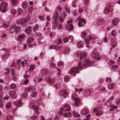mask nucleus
Here are the masks:
<instances>
[{
    "instance_id": "obj_1",
    "label": "nucleus",
    "mask_w": 120,
    "mask_h": 120,
    "mask_svg": "<svg viewBox=\"0 0 120 120\" xmlns=\"http://www.w3.org/2000/svg\"><path fill=\"white\" fill-rule=\"evenodd\" d=\"M80 59L81 60L78 63V66L72 68L69 71L70 74L73 75L74 76L76 73H79V71L82 70L83 67L90 66L91 64V61L88 59Z\"/></svg>"
},
{
    "instance_id": "obj_2",
    "label": "nucleus",
    "mask_w": 120,
    "mask_h": 120,
    "mask_svg": "<svg viewBox=\"0 0 120 120\" xmlns=\"http://www.w3.org/2000/svg\"><path fill=\"white\" fill-rule=\"evenodd\" d=\"M70 110V107L68 104H66L64 107H61L60 109V112H58V114L60 115H63L64 117H67L71 116V114L68 112Z\"/></svg>"
},
{
    "instance_id": "obj_3",
    "label": "nucleus",
    "mask_w": 120,
    "mask_h": 120,
    "mask_svg": "<svg viewBox=\"0 0 120 120\" xmlns=\"http://www.w3.org/2000/svg\"><path fill=\"white\" fill-rule=\"evenodd\" d=\"M102 109L101 106L98 105L96 107H95L93 109V112H97L96 113L97 116H101L102 114V111L100 110Z\"/></svg>"
},
{
    "instance_id": "obj_4",
    "label": "nucleus",
    "mask_w": 120,
    "mask_h": 120,
    "mask_svg": "<svg viewBox=\"0 0 120 120\" xmlns=\"http://www.w3.org/2000/svg\"><path fill=\"white\" fill-rule=\"evenodd\" d=\"M19 30V28L18 26L13 25L10 27L8 31L10 33H13L14 32H17Z\"/></svg>"
},
{
    "instance_id": "obj_5",
    "label": "nucleus",
    "mask_w": 120,
    "mask_h": 120,
    "mask_svg": "<svg viewBox=\"0 0 120 120\" xmlns=\"http://www.w3.org/2000/svg\"><path fill=\"white\" fill-rule=\"evenodd\" d=\"M7 3L4 1L2 2L0 6V11L3 12H5L7 10Z\"/></svg>"
},
{
    "instance_id": "obj_6",
    "label": "nucleus",
    "mask_w": 120,
    "mask_h": 120,
    "mask_svg": "<svg viewBox=\"0 0 120 120\" xmlns=\"http://www.w3.org/2000/svg\"><path fill=\"white\" fill-rule=\"evenodd\" d=\"M75 54L76 56L80 57V59H84L87 56V54L86 52H83L81 53L80 51H77Z\"/></svg>"
},
{
    "instance_id": "obj_7",
    "label": "nucleus",
    "mask_w": 120,
    "mask_h": 120,
    "mask_svg": "<svg viewBox=\"0 0 120 120\" xmlns=\"http://www.w3.org/2000/svg\"><path fill=\"white\" fill-rule=\"evenodd\" d=\"M30 107L31 109H33L35 112V114L38 115L39 113V112L38 111V107L37 106L35 105V103L34 102H31L29 104Z\"/></svg>"
},
{
    "instance_id": "obj_8",
    "label": "nucleus",
    "mask_w": 120,
    "mask_h": 120,
    "mask_svg": "<svg viewBox=\"0 0 120 120\" xmlns=\"http://www.w3.org/2000/svg\"><path fill=\"white\" fill-rule=\"evenodd\" d=\"M27 19L26 18H23L21 19H19L17 20L16 23L18 24L22 25L23 24H24L23 26L25 27L26 26V25L25 23L27 22Z\"/></svg>"
},
{
    "instance_id": "obj_9",
    "label": "nucleus",
    "mask_w": 120,
    "mask_h": 120,
    "mask_svg": "<svg viewBox=\"0 0 120 120\" xmlns=\"http://www.w3.org/2000/svg\"><path fill=\"white\" fill-rule=\"evenodd\" d=\"M77 20H79L78 25L79 26H84V24L86 22V20L85 19H82L80 17H79L77 18Z\"/></svg>"
},
{
    "instance_id": "obj_10",
    "label": "nucleus",
    "mask_w": 120,
    "mask_h": 120,
    "mask_svg": "<svg viewBox=\"0 0 120 120\" xmlns=\"http://www.w3.org/2000/svg\"><path fill=\"white\" fill-rule=\"evenodd\" d=\"M72 97V99L75 100V105H77L80 102V100L77 98V94H73Z\"/></svg>"
},
{
    "instance_id": "obj_11",
    "label": "nucleus",
    "mask_w": 120,
    "mask_h": 120,
    "mask_svg": "<svg viewBox=\"0 0 120 120\" xmlns=\"http://www.w3.org/2000/svg\"><path fill=\"white\" fill-rule=\"evenodd\" d=\"M94 38L90 36H89L88 37H86L85 39V43L86 45V46L88 48L90 47V46L88 45L89 42L90 41H91L92 40H93Z\"/></svg>"
},
{
    "instance_id": "obj_12",
    "label": "nucleus",
    "mask_w": 120,
    "mask_h": 120,
    "mask_svg": "<svg viewBox=\"0 0 120 120\" xmlns=\"http://www.w3.org/2000/svg\"><path fill=\"white\" fill-rule=\"evenodd\" d=\"M67 90H61L59 92V94L61 96H63L64 98H66L67 95V92L66 91Z\"/></svg>"
},
{
    "instance_id": "obj_13",
    "label": "nucleus",
    "mask_w": 120,
    "mask_h": 120,
    "mask_svg": "<svg viewBox=\"0 0 120 120\" xmlns=\"http://www.w3.org/2000/svg\"><path fill=\"white\" fill-rule=\"evenodd\" d=\"M92 57L94 59H96L98 60L100 59L101 57L99 54L97 52H93L91 55Z\"/></svg>"
},
{
    "instance_id": "obj_14",
    "label": "nucleus",
    "mask_w": 120,
    "mask_h": 120,
    "mask_svg": "<svg viewBox=\"0 0 120 120\" xmlns=\"http://www.w3.org/2000/svg\"><path fill=\"white\" fill-rule=\"evenodd\" d=\"M46 81L49 83H53L55 81V80L53 79H51L49 76H47L45 79Z\"/></svg>"
},
{
    "instance_id": "obj_15",
    "label": "nucleus",
    "mask_w": 120,
    "mask_h": 120,
    "mask_svg": "<svg viewBox=\"0 0 120 120\" xmlns=\"http://www.w3.org/2000/svg\"><path fill=\"white\" fill-rule=\"evenodd\" d=\"M4 50L5 51L4 53L5 54L3 55L2 57V59L3 60H4L6 58H7L9 55V52L8 51L6 50L5 49H4L2 50Z\"/></svg>"
},
{
    "instance_id": "obj_16",
    "label": "nucleus",
    "mask_w": 120,
    "mask_h": 120,
    "mask_svg": "<svg viewBox=\"0 0 120 120\" xmlns=\"http://www.w3.org/2000/svg\"><path fill=\"white\" fill-rule=\"evenodd\" d=\"M66 15L67 14L66 12L65 11H63L61 14V16H60L59 17V21L61 22H63V18H65Z\"/></svg>"
},
{
    "instance_id": "obj_17",
    "label": "nucleus",
    "mask_w": 120,
    "mask_h": 120,
    "mask_svg": "<svg viewBox=\"0 0 120 120\" xmlns=\"http://www.w3.org/2000/svg\"><path fill=\"white\" fill-rule=\"evenodd\" d=\"M120 20V19L119 18H114L112 20V23L113 25H116L118 24Z\"/></svg>"
},
{
    "instance_id": "obj_18",
    "label": "nucleus",
    "mask_w": 120,
    "mask_h": 120,
    "mask_svg": "<svg viewBox=\"0 0 120 120\" xmlns=\"http://www.w3.org/2000/svg\"><path fill=\"white\" fill-rule=\"evenodd\" d=\"M14 104L17 108L21 107L22 106V104L20 100L17 101H15L14 103Z\"/></svg>"
},
{
    "instance_id": "obj_19",
    "label": "nucleus",
    "mask_w": 120,
    "mask_h": 120,
    "mask_svg": "<svg viewBox=\"0 0 120 120\" xmlns=\"http://www.w3.org/2000/svg\"><path fill=\"white\" fill-rule=\"evenodd\" d=\"M113 11L112 9H110L109 8H105L104 10V12L105 14L107 15L108 14L109 12H112Z\"/></svg>"
},
{
    "instance_id": "obj_20",
    "label": "nucleus",
    "mask_w": 120,
    "mask_h": 120,
    "mask_svg": "<svg viewBox=\"0 0 120 120\" xmlns=\"http://www.w3.org/2000/svg\"><path fill=\"white\" fill-rule=\"evenodd\" d=\"M48 72V70L45 69H43L41 71V73L42 75L43 76L46 75Z\"/></svg>"
},
{
    "instance_id": "obj_21",
    "label": "nucleus",
    "mask_w": 120,
    "mask_h": 120,
    "mask_svg": "<svg viewBox=\"0 0 120 120\" xmlns=\"http://www.w3.org/2000/svg\"><path fill=\"white\" fill-rule=\"evenodd\" d=\"M57 22V21L56 19L54 20L52 22V27L53 29H55L56 27L58 26V23H59Z\"/></svg>"
},
{
    "instance_id": "obj_22",
    "label": "nucleus",
    "mask_w": 120,
    "mask_h": 120,
    "mask_svg": "<svg viewBox=\"0 0 120 120\" xmlns=\"http://www.w3.org/2000/svg\"><path fill=\"white\" fill-rule=\"evenodd\" d=\"M89 112V110L87 109H83L81 111V113L82 115H85L88 113Z\"/></svg>"
},
{
    "instance_id": "obj_23",
    "label": "nucleus",
    "mask_w": 120,
    "mask_h": 120,
    "mask_svg": "<svg viewBox=\"0 0 120 120\" xmlns=\"http://www.w3.org/2000/svg\"><path fill=\"white\" fill-rule=\"evenodd\" d=\"M9 94L11 97L13 98H15L16 96L15 95V93L14 91H11L9 92Z\"/></svg>"
},
{
    "instance_id": "obj_24",
    "label": "nucleus",
    "mask_w": 120,
    "mask_h": 120,
    "mask_svg": "<svg viewBox=\"0 0 120 120\" xmlns=\"http://www.w3.org/2000/svg\"><path fill=\"white\" fill-rule=\"evenodd\" d=\"M31 26L27 27L25 30V32L27 34H30L31 32Z\"/></svg>"
},
{
    "instance_id": "obj_25",
    "label": "nucleus",
    "mask_w": 120,
    "mask_h": 120,
    "mask_svg": "<svg viewBox=\"0 0 120 120\" xmlns=\"http://www.w3.org/2000/svg\"><path fill=\"white\" fill-rule=\"evenodd\" d=\"M66 28L67 30L69 29V30H72L73 28V26L72 24H69L66 25Z\"/></svg>"
},
{
    "instance_id": "obj_26",
    "label": "nucleus",
    "mask_w": 120,
    "mask_h": 120,
    "mask_svg": "<svg viewBox=\"0 0 120 120\" xmlns=\"http://www.w3.org/2000/svg\"><path fill=\"white\" fill-rule=\"evenodd\" d=\"M33 41V39L32 38L30 37L28 38L27 41V43L28 44L29 46L30 47L32 46V45L29 43L32 42Z\"/></svg>"
},
{
    "instance_id": "obj_27",
    "label": "nucleus",
    "mask_w": 120,
    "mask_h": 120,
    "mask_svg": "<svg viewBox=\"0 0 120 120\" xmlns=\"http://www.w3.org/2000/svg\"><path fill=\"white\" fill-rule=\"evenodd\" d=\"M103 22V20L102 19H97V23L99 25L102 24Z\"/></svg>"
},
{
    "instance_id": "obj_28",
    "label": "nucleus",
    "mask_w": 120,
    "mask_h": 120,
    "mask_svg": "<svg viewBox=\"0 0 120 120\" xmlns=\"http://www.w3.org/2000/svg\"><path fill=\"white\" fill-rule=\"evenodd\" d=\"M84 43L81 41H80L78 42L77 44V46L79 48L82 47H83Z\"/></svg>"
},
{
    "instance_id": "obj_29",
    "label": "nucleus",
    "mask_w": 120,
    "mask_h": 120,
    "mask_svg": "<svg viewBox=\"0 0 120 120\" xmlns=\"http://www.w3.org/2000/svg\"><path fill=\"white\" fill-rule=\"evenodd\" d=\"M70 49L69 48H66L64 49L63 52L64 54H68L70 52Z\"/></svg>"
},
{
    "instance_id": "obj_30",
    "label": "nucleus",
    "mask_w": 120,
    "mask_h": 120,
    "mask_svg": "<svg viewBox=\"0 0 120 120\" xmlns=\"http://www.w3.org/2000/svg\"><path fill=\"white\" fill-rule=\"evenodd\" d=\"M116 44L117 43L115 40H112V41L111 45L113 48H114L116 46Z\"/></svg>"
},
{
    "instance_id": "obj_31",
    "label": "nucleus",
    "mask_w": 120,
    "mask_h": 120,
    "mask_svg": "<svg viewBox=\"0 0 120 120\" xmlns=\"http://www.w3.org/2000/svg\"><path fill=\"white\" fill-rule=\"evenodd\" d=\"M110 107L111 108L110 109V111H113L115 109H116L117 108V107L115 106L113 104L111 105H110Z\"/></svg>"
},
{
    "instance_id": "obj_32",
    "label": "nucleus",
    "mask_w": 120,
    "mask_h": 120,
    "mask_svg": "<svg viewBox=\"0 0 120 120\" xmlns=\"http://www.w3.org/2000/svg\"><path fill=\"white\" fill-rule=\"evenodd\" d=\"M11 102L7 103L6 105V107L7 108H10L11 107Z\"/></svg>"
},
{
    "instance_id": "obj_33",
    "label": "nucleus",
    "mask_w": 120,
    "mask_h": 120,
    "mask_svg": "<svg viewBox=\"0 0 120 120\" xmlns=\"http://www.w3.org/2000/svg\"><path fill=\"white\" fill-rule=\"evenodd\" d=\"M31 90V88L30 87H26L25 89V91L26 92H30Z\"/></svg>"
},
{
    "instance_id": "obj_34",
    "label": "nucleus",
    "mask_w": 120,
    "mask_h": 120,
    "mask_svg": "<svg viewBox=\"0 0 120 120\" xmlns=\"http://www.w3.org/2000/svg\"><path fill=\"white\" fill-rule=\"evenodd\" d=\"M114 86V84L111 83L109 84L108 85V87L109 89H110L113 88Z\"/></svg>"
},
{
    "instance_id": "obj_35",
    "label": "nucleus",
    "mask_w": 120,
    "mask_h": 120,
    "mask_svg": "<svg viewBox=\"0 0 120 120\" xmlns=\"http://www.w3.org/2000/svg\"><path fill=\"white\" fill-rule=\"evenodd\" d=\"M25 37V34H22L21 35H19L18 36V38L19 39H22L24 38Z\"/></svg>"
},
{
    "instance_id": "obj_36",
    "label": "nucleus",
    "mask_w": 120,
    "mask_h": 120,
    "mask_svg": "<svg viewBox=\"0 0 120 120\" xmlns=\"http://www.w3.org/2000/svg\"><path fill=\"white\" fill-rule=\"evenodd\" d=\"M70 78V77L69 76L67 75L65 76L64 77V80L66 82H67L68 81Z\"/></svg>"
},
{
    "instance_id": "obj_37",
    "label": "nucleus",
    "mask_w": 120,
    "mask_h": 120,
    "mask_svg": "<svg viewBox=\"0 0 120 120\" xmlns=\"http://www.w3.org/2000/svg\"><path fill=\"white\" fill-rule=\"evenodd\" d=\"M91 89H87L85 90V92L87 94H90L91 93Z\"/></svg>"
},
{
    "instance_id": "obj_38",
    "label": "nucleus",
    "mask_w": 120,
    "mask_h": 120,
    "mask_svg": "<svg viewBox=\"0 0 120 120\" xmlns=\"http://www.w3.org/2000/svg\"><path fill=\"white\" fill-rule=\"evenodd\" d=\"M56 9L58 10L60 12L62 10V7L60 5H58L56 7Z\"/></svg>"
},
{
    "instance_id": "obj_39",
    "label": "nucleus",
    "mask_w": 120,
    "mask_h": 120,
    "mask_svg": "<svg viewBox=\"0 0 120 120\" xmlns=\"http://www.w3.org/2000/svg\"><path fill=\"white\" fill-rule=\"evenodd\" d=\"M72 114L75 117H79L80 116V115L76 113L75 112L73 111Z\"/></svg>"
},
{
    "instance_id": "obj_40",
    "label": "nucleus",
    "mask_w": 120,
    "mask_h": 120,
    "mask_svg": "<svg viewBox=\"0 0 120 120\" xmlns=\"http://www.w3.org/2000/svg\"><path fill=\"white\" fill-rule=\"evenodd\" d=\"M38 27L39 26L38 24H36L33 27V31L34 32L38 28Z\"/></svg>"
},
{
    "instance_id": "obj_41",
    "label": "nucleus",
    "mask_w": 120,
    "mask_h": 120,
    "mask_svg": "<svg viewBox=\"0 0 120 120\" xmlns=\"http://www.w3.org/2000/svg\"><path fill=\"white\" fill-rule=\"evenodd\" d=\"M27 4L26 2H24L22 3V6L25 9L27 7Z\"/></svg>"
},
{
    "instance_id": "obj_42",
    "label": "nucleus",
    "mask_w": 120,
    "mask_h": 120,
    "mask_svg": "<svg viewBox=\"0 0 120 120\" xmlns=\"http://www.w3.org/2000/svg\"><path fill=\"white\" fill-rule=\"evenodd\" d=\"M65 9L66 12L68 13H70V9L69 8L68 6H66L65 7Z\"/></svg>"
},
{
    "instance_id": "obj_43",
    "label": "nucleus",
    "mask_w": 120,
    "mask_h": 120,
    "mask_svg": "<svg viewBox=\"0 0 120 120\" xmlns=\"http://www.w3.org/2000/svg\"><path fill=\"white\" fill-rule=\"evenodd\" d=\"M58 13L56 11L55 14H54V16H53V17L54 18V20L56 19L57 20V18L58 17Z\"/></svg>"
},
{
    "instance_id": "obj_44",
    "label": "nucleus",
    "mask_w": 120,
    "mask_h": 120,
    "mask_svg": "<svg viewBox=\"0 0 120 120\" xmlns=\"http://www.w3.org/2000/svg\"><path fill=\"white\" fill-rule=\"evenodd\" d=\"M10 87L11 88L14 89L16 88V85L14 83H12L10 85Z\"/></svg>"
},
{
    "instance_id": "obj_45",
    "label": "nucleus",
    "mask_w": 120,
    "mask_h": 120,
    "mask_svg": "<svg viewBox=\"0 0 120 120\" xmlns=\"http://www.w3.org/2000/svg\"><path fill=\"white\" fill-rule=\"evenodd\" d=\"M116 32L114 30H113L111 33V35L113 36H115L116 34Z\"/></svg>"
},
{
    "instance_id": "obj_46",
    "label": "nucleus",
    "mask_w": 120,
    "mask_h": 120,
    "mask_svg": "<svg viewBox=\"0 0 120 120\" xmlns=\"http://www.w3.org/2000/svg\"><path fill=\"white\" fill-rule=\"evenodd\" d=\"M57 64L58 66L59 67L60 66L63 65L64 63L62 61H59L57 63Z\"/></svg>"
},
{
    "instance_id": "obj_47",
    "label": "nucleus",
    "mask_w": 120,
    "mask_h": 120,
    "mask_svg": "<svg viewBox=\"0 0 120 120\" xmlns=\"http://www.w3.org/2000/svg\"><path fill=\"white\" fill-rule=\"evenodd\" d=\"M37 94V93L35 91H32V93L31 94V95L32 97H33L36 95Z\"/></svg>"
},
{
    "instance_id": "obj_48",
    "label": "nucleus",
    "mask_w": 120,
    "mask_h": 120,
    "mask_svg": "<svg viewBox=\"0 0 120 120\" xmlns=\"http://www.w3.org/2000/svg\"><path fill=\"white\" fill-rule=\"evenodd\" d=\"M56 43L58 44H59L61 42V40L60 39H58L56 40Z\"/></svg>"
},
{
    "instance_id": "obj_49",
    "label": "nucleus",
    "mask_w": 120,
    "mask_h": 120,
    "mask_svg": "<svg viewBox=\"0 0 120 120\" xmlns=\"http://www.w3.org/2000/svg\"><path fill=\"white\" fill-rule=\"evenodd\" d=\"M86 33L85 32H83L81 33V36L82 38H84L86 36Z\"/></svg>"
},
{
    "instance_id": "obj_50",
    "label": "nucleus",
    "mask_w": 120,
    "mask_h": 120,
    "mask_svg": "<svg viewBox=\"0 0 120 120\" xmlns=\"http://www.w3.org/2000/svg\"><path fill=\"white\" fill-rule=\"evenodd\" d=\"M11 13L13 14H15L17 12L14 9H11Z\"/></svg>"
},
{
    "instance_id": "obj_51",
    "label": "nucleus",
    "mask_w": 120,
    "mask_h": 120,
    "mask_svg": "<svg viewBox=\"0 0 120 120\" xmlns=\"http://www.w3.org/2000/svg\"><path fill=\"white\" fill-rule=\"evenodd\" d=\"M26 62V60H25L24 61L22 62L21 64L23 67H24L25 66L24 65V64H27V63Z\"/></svg>"
},
{
    "instance_id": "obj_52",
    "label": "nucleus",
    "mask_w": 120,
    "mask_h": 120,
    "mask_svg": "<svg viewBox=\"0 0 120 120\" xmlns=\"http://www.w3.org/2000/svg\"><path fill=\"white\" fill-rule=\"evenodd\" d=\"M18 13L19 15H20L22 12V9L20 8L18 9L17 10Z\"/></svg>"
},
{
    "instance_id": "obj_53",
    "label": "nucleus",
    "mask_w": 120,
    "mask_h": 120,
    "mask_svg": "<svg viewBox=\"0 0 120 120\" xmlns=\"http://www.w3.org/2000/svg\"><path fill=\"white\" fill-rule=\"evenodd\" d=\"M112 79L110 77L107 78L106 79V81L107 82H110L111 81Z\"/></svg>"
},
{
    "instance_id": "obj_54",
    "label": "nucleus",
    "mask_w": 120,
    "mask_h": 120,
    "mask_svg": "<svg viewBox=\"0 0 120 120\" xmlns=\"http://www.w3.org/2000/svg\"><path fill=\"white\" fill-rule=\"evenodd\" d=\"M11 0L12 4L15 5H16L17 3V0Z\"/></svg>"
},
{
    "instance_id": "obj_55",
    "label": "nucleus",
    "mask_w": 120,
    "mask_h": 120,
    "mask_svg": "<svg viewBox=\"0 0 120 120\" xmlns=\"http://www.w3.org/2000/svg\"><path fill=\"white\" fill-rule=\"evenodd\" d=\"M11 74L13 75H15V73L14 72V69L13 68H11Z\"/></svg>"
},
{
    "instance_id": "obj_56",
    "label": "nucleus",
    "mask_w": 120,
    "mask_h": 120,
    "mask_svg": "<svg viewBox=\"0 0 120 120\" xmlns=\"http://www.w3.org/2000/svg\"><path fill=\"white\" fill-rule=\"evenodd\" d=\"M38 18L42 21H43L44 19V16H38Z\"/></svg>"
},
{
    "instance_id": "obj_57",
    "label": "nucleus",
    "mask_w": 120,
    "mask_h": 120,
    "mask_svg": "<svg viewBox=\"0 0 120 120\" xmlns=\"http://www.w3.org/2000/svg\"><path fill=\"white\" fill-rule=\"evenodd\" d=\"M56 47L55 45H52L49 46V49H55Z\"/></svg>"
},
{
    "instance_id": "obj_58",
    "label": "nucleus",
    "mask_w": 120,
    "mask_h": 120,
    "mask_svg": "<svg viewBox=\"0 0 120 120\" xmlns=\"http://www.w3.org/2000/svg\"><path fill=\"white\" fill-rule=\"evenodd\" d=\"M8 25H7L5 23H4L2 25L3 27L5 28H8Z\"/></svg>"
},
{
    "instance_id": "obj_59",
    "label": "nucleus",
    "mask_w": 120,
    "mask_h": 120,
    "mask_svg": "<svg viewBox=\"0 0 120 120\" xmlns=\"http://www.w3.org/2000/svg\"><path fill=\"white\" fill-rule=\"evenodd\" d=\"M63 40L66 43L68 41V38L67 37H65L63 38Z\"/></svg>"
},
{
    "instance_id": "obj_60",
    "label": "nucleus",
    "mask_w": 120,
    "mask_h": 120,
    "mask_svg": "<svg viewBox=\"0 0 120 120\" xmlns=\"http://www.w3.org/2000/svg\"><path fill=\"white\" fill-rule=\"evenodd\" d=\"M69 39L71 40V42H72V41L74 40V38L73 36H69Z\"/></svg>"
},
{
    "instance_id": "obj_61",
    "label": "nucleus",
    "mask_w": 120,
    "mask_h": 120,
    "mask_svg": "<svg viewBox=\"0 0 120 120\" xmlns=\"http://www.w3.org/2000/svg\"><path fill=\"white\" fill-rule=\"evenodd\" d=\"M34 67V65H32L31 66L29 69V70L30 71H32Z\"/></svg>"
},
{
    "instance_id": "obj_62",
    "label": "nucleus",
    "mask_w": 120,
    "mask_h": 120,
    "mask_svg": "<svg viewBox=\"0 0 120 120\" xmlns=\"http://www.w3.org/2000/svg\"><path fill=\"white\" fill-rule=\"evenodd\" d=\"M58 29H60L62 27V25L61 24H60V23H58Z\"/></svg>"
},
{
    "instance_id": "obj_63",
    "label": "nucleus",
    "mask_w": 120,
    "mask_h": 120,
    "mask_svg": "<svg viewBox=\"0 0 120 120\" xmlns=\"http://www.w3.org/2000/svg\"><path fill=\"white\" fill-rule=\"evenodd\" d=\"M10 71V69H7L5 70V71H6L5 73V74L7 75L9 73Z\"/></svg>"
},
{
    "instance_id": "obj_64",
    "label": "nucleus",
    "mask_w": 120,
    "mask_h": 120,
    "mask_svg": "<svg viewBox=\"0 0 120 120\" xmlns=\"http://www.w3.org/2000/svg\"><path fill=\"white\" fill-rule=\"evenodd\" d=\"M118 66L117 65H114L112 66V68L113 69H116L118 68Z\"/></svg>"
}]
</instances>
